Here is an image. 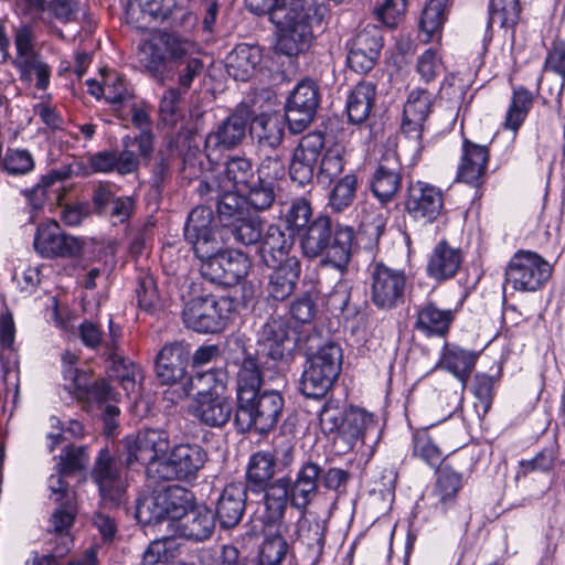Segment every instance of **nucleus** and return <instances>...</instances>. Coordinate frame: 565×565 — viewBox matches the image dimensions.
<instances>
[{"label": "nucleus", "instance_id": "37998d69", "mask_svg": "<svg viewBox=\"0 0 565 565\" xmlns=\"http://www.w3.org/2000/svg\"><path fill=\"white\" fill-rule=\"evenodd\" d=\"M532 103L533 96L527 89L523 87L515 88L505 115L504 128L516 132L526 118Z\"/></svg>", "mask_w": 565, "mask_h": 565}, {"label": "nucleus", "instance_id": "dca6fc26", "mask_svg": "<svg viewBox=\"0 0 565 565\" xmlns=\"http://www.w3.org/2000/svg\"><path fill=\"white\" fill-rule=\"evenodd\" d=\"M126 449V466L134 463L147 465V475L153 479L150 468L153 463L162 462L169 449V435L162 429H143L129 435L124 440Z\"/></svg>", "mask_w": 565, "mask_h": 565}, {"label": "nucleus", "instance_id": "a878e982", "mask_svg": "<svg viewBox=\"0 0 565 565\" xmlns=\"http://www.w3.org/2000/svg\"><path fill=\"white\" fill-rule=\"evenodd\" d=\"M247 499L246 486L243 483L227 484L216 505V516L224 529L236 526L244 514Z\"/></svg>", "mask_w": 565, "mask_h": 565}, {"label": "nucleus", "instance_id": "5701e85b", "mask_svg": "<svg viewBox=\"0 0 565 565\" xmlns=\"http://www.w3.org/2000/svg\"><path fill=\"white\" fill-rule=\"evenodd\" d=\"M233 413L231 401L213 391L199 392L194 416L210 427H223Z\"/></svg>", "mask_w": 565, "mask_h": 565}, {"label": "nucleus", "instance_id": "f257e3e1", "mask_svg": "<svg viewBox=\"0 0 565 565\" xmlns=\"http://www.w3.org/2000/svg\"><path fill=\"white\" fill-rule=\"evenodd\" d=\"M184 237L202 260L200 271L211 282L233 286L245 278L250 269L249 257L241 250L220 252L214 216L210 207L196 206L188 217Z\"/></svg>", "mask_w": 565, "mask_h": 565}, {"label": "nucleus", "instance_id": "4c0bfd02", "mask_svg": "<svg viewBox=\"0 0 565 565\" xmlns=\"http://www.w3.org/2000/svg\"><path fill=\"white\" fill-rule=\"evenodd\" d=\"M19 72L20 79L26 84H34V86L44 90L50 85L52 68L43 60L41 54L25 58L20 62H12Z\"/></svg>", "mask_w": 565, "mask_h": 565}, {"label": "nucleus", "instance_id": "aec40b11", "mask_svg": "<svg viewBox=\"0 0 565 565\" xmlns=\"http://www.w3.org/2000/svg\"><path fill=\"white\" fill-rule=\"evenodd\" d=\"M189 347L182 342L164 344L156 358V376L162 385H175L186 376Z\"/></svg>", "mask_w": 565, "mask_h": 565}, {"label": "nucleus", "instance_id": "0e129e2a", "mask_svg": "<svg viewBox=\"0 0 565 565\" xmlns=\"http://www.w3.org/2000/svg\"><path fill=\"white\" fill-rule=\"evenodd\" d=\"M88 461L86 447L70 446L66 447L63 455H61L60 466L62 475H72L82 470Z\"/></svg>", "mask_w": 565, "mask_h": 565}, {"label": "nucleus", "instance_id": "393cba45", "mask_svg": "<svg viewBox=\"0 0 565 565\" xmlns=\"http://www.w3.org/2000/svg\"><path fill=\"white\" fill-rule=\"evenodd\" d=\"M294 237L277 225H269L262 236L259 253L267 267H275L278 264L291 259Z\"/></svg>", "mask_w": 565, "mask_h": 565}, {"label": "nucleus", "instance_id": "c756f323", "mask_svg": "<svg viewBox=\"0 0 565 565\" xmlns=\"http://www.w3.org/2000/svg\"><path fill=\"white\" fill-rule=\"evenodd\" d=\"M214 515L206 508L191 509L173 527L179 536L193 541H203L214 530Z\"/></svg>", "mask_w": 565, "mask_h": 565}, {"label": "nucleus", "instance_id": "5fc2aeb1", "mask_svg": "<svg viewBox=\"0 0 565 565\" xmlns=\"http://www.w3.org/2000/svg\"><path fill=\"white\" fill-rule=\"evenodd\" d=\"M288 551V544L281 535L264 540L259 552V565H281Z\"/></svg>", "mask_w": 565, "mask_h": 565}, {"label": "nucleus", "instance_id": "338daca9", "mask_svg": "<svg viewBox=\"0 0 565 565\" xmlns=\"http://www.w3.org/2000/svg\"><path fill=\"white\" fill-rule=\"evenodd\" d=\"M323 146L324 137L321 132H309L300 139L294 152L307 161L317 163Z\"/></svg>", "mask_w": 565, "mask_h": 565}, {"label": "nucleus", "instance_id": "13d9d810", "mask_svg": "<svg viewBox=\"0 0 565 565\" xmlns=\"http://www.w3.org/2000/svg\"><path fill=\"white\" fill-rule=\"evenodd\" d=\"M287 104L310 110H317L319 94L312 81L300 82L292 90Z\"/></svg>", "mask_w": 565, "mask_h": 565}, {"label": "nucleus", "instance_id": "c9c22d12", "mask_svg": "<svg viewBox=\"0 0 565 565\" xmlns=\"http://www.w3.org/2000/svg\"><path fill=\"white\" fill-rule=\"evenodd\" d=\"M327 524L317 518H301L298 522L297 540L309 552V557L316 561L323 551Z\"/></svg>", "mask_w": 565, "mask_h": 565}, {"label": "nucleus", "instance_id": "4be33fe9", "mask_svg": "<svg viewBox=\"0 0 565 565\" xmlns=\"http://www.w3.org/2000/svg\"><path fill=\"white\" fill-rule=\"evenodd\" d=\"M457 309L441 308L435 301L424 302L417 310L415 329L426 337H445L456 319Z\"/></svg>", "mask_w": 565, "mask_h": 565}, {"label": "nucleus", "instance_id": "f8f14e48", "mask_svg": "<svg viewBox=\"0 0 565 565\" xmlns=\"http://www.w3.org/2000/svg\"><path fill=\"white\" fill-rule=\"evenodd\" d=\"M252 115L247 105H239L207 134L204 151L211 163L218 162L223 151L233 149L243 142Z\"/></svg>", "mask_w": 565, "mask_h": 565}, {"label": "nucleus", "instance_id": "20e7f679", "mask_svg": "<svg viewBox=\"0 0 565 565\" xmlns=\"http://www.w3.org/2000/svg\"><path fill=\"white\" fill-rule=\"evenodd\" d=\"M257 15L268 14L278 29L277 49L288 56L302 52L312 39V0H245Z\"/></svg>", "mask_w": 565, "mask_h": 565}, {"label": "nucleus", "instance_id": "cd10ccee", "mask_svg": "<svg viewBox=\"0 0 565 565\" xmlns=\"http://www.w3.org/2000/svg\"><path fill=\"white\" fill-rule=\"evenodd\" d=\"M259 342L273 360H279L292 350L294 340L284 318H269L262 327Z\"/></svg>", "mask_w": 565, "mask_h": 565}, {"label": "nucleus", "instance_id": "09e8293b", "mask_svg": "<svg viewBox=\"0 0 565 565\" xmlns=\"http://www.w3.org/2000/svg\"><path fill=\"white\" fill-rule=\"evenodd\" d=\"M347 411L337 401L324 403L319 413V424L323 434L343 433Z\"/></svg>", "mask_w": 565, "mask_h": 565}, {"label": "nucleus", "instance_id": "72a5a7b5", "mask_svg": "<svg viewBox=\"0 0 565 565\" xmlns=\"http://www.w3.org/2000/svg\"><path fill=\"white\" fill-rule=\"evenodd\" d=\"M478 354L463 350L458 345L446 343L443 350L440 363L451 372L460 382L466 384L472 372Z\"/></svg>", "mask_w": 565, "mask_h": 565}, {"label": "nucleus", "instance_id": "f704fd0d", "mask_svg": "<svg viewBox=\"0 0 565 565\" xmlns=\"http://www.w3.org/2000/svg\"><path fill=\"white\" fill-rule=\"evenodd\" d=\"M375 94V86L367 82L359 83L351 90L347 99V113L352 124H362L369 118Z\"/></svg>", "mask_w": 565, "mask_h": 565}, {"label": "nucleus", "instance_id": "4468645a", "mask_svg": "<svg viewBox=\"0 0 565 565\" xmlns=\"http://www.w3.org/2000/svg\"><path fill=\"white\" fill-rule=\"evenodd\" d=\"M408 277L403 269L375 263L371 269L370 297L381 310H391L404 302Z\"/></svg>", "mask_w": 565, "mask_h": 565}, {"label": "nucleus", "instance_id": "7ed1b4c3", "mask_svg": "<svg viewBox=\"0 0 565 565\" xmlns=\"http://www.w3.org/2000/svg\"><path fill=\"white\" fill-rule=\"evenodd\" d=\"M200 53L198 42L175 32L161 31L138 46L137 56L140 65L161 84L166 78L167 63L175 64L177 88L186 93L203 71L204 63Z\"/></svg>", "mask_w": 565, "mask_h": 565}, {"label": "nucleus", "instance_id": "bb28decb", "mask_svg": "<svg viewBox=\"0 0 565 565\" xmlns=\"http://www.w3.org/2000/svg\"><path fill=\"white\" fill-rule=\"evenodd\" d=\"M463 260L462 252L440 241L433 249L426 270L430 278L444 281L452 278L459 270Z\"/></svg>", "mask_w": 565, "mask_h": 565}, {"label": "nucleus", "instance_id": "680f3d73", "mask_svg": "<svg viewBox=\"0 0 565 565\" xmlns=\"http://www.w3.org/2000/svg\"><path fill=\"white\" fill-rule=\"evenodd\" d=\"M256 174L264 183H269L275 191V181L285 175V162L282 158L278 153L265 157L256 170Z\"/></svg>", "mask_w": 565, "mask_h": 565}, {"label": "nucleus", "instance_id": "4d7b16f0", "mask_svg": "<svg viewBox=\"0 0 565 565\" xmlns=\"http://www.w3.org/2000/svg\"><path fill=\"white\" fill-rule=\"evenodd\" d=\"M2 167L9 174L24 175L34 169V160L28 150L8 149Z\"/></svg>", "mask_w": 565, "mask_h": 565}, {"label": "nucleus", "instance_id": "a18cd8bd", "mask_svg": "<svg viewBox=\"0 0 565 565\" xmlns=\"http://www.w3.org/2000/svg\"><path fill=\"white\" fill-rule=\"evenodd\" d=\"M489 23L511 29L518 24L521 14L519 0H490Z\"/></svg>", "mask_w": 565, "mask_h": 565}, {"label": "nucleus", "instance_id": "ddd939ff", "mask_svg": "<svg viewBox=\"0 0 565 565\" xmlns=\"http://www.w3.org/2000/svg\"><path fill=\"white\" fill-rule=\"evenodd\" d=\"M552 276V266L539 254L519 250L505 268V284L519 291H536Z\"/></svg>", "mask_w": 565, "mask_h": 565}, {"label": "nucleus", "instance_id": "f03ea898", "mask_svg": "<svg viewBox=\"0 0 565 565\" xmlns=\"http://www.w3.org/2000/svg\"><path fill=\"white\" fill-rule=\"evenodd\" d=\"M263 380L257 360L245 352L237 373L234 423L242 433L259 434L276 427L284 409L282 396L274 390L260 391Z\"/></svg>", "mask_w": 565, "mask_h": 565}, {"label": "nucleus", "instance_id": "c85d7f7f", "mask_svg": "<svg viewBox=\"0 0 565 565\" xmlns=\"http://www.w3.org/2000/svg\"><path fill=\"white\" fill-rule=\"evenodd\" d=\"M489 151L486 146L465 140L458 178L471 185H478L486 173Z\"/></svg>", "mask_w": 565, "mask_h": 565}, {"label": "nucleus", "instance_id": "e433bc0d", "mask_svg": "<svg viewBox=\"0 0 565 565\" xmlns=\"http://www.w3.org/2000/svg\"><path fill=\"white\" fill-rule=\"evenodd\" d=\"M192 493L178 486L168 487L159 491V502H161L164 521L173 524L178 523L190 510Z\"/></svg>", "mask_w": 565, "mask_h": 565}, {"label": "nucleus", "instance_id": "603ef678", "mask_svg": "<svg viewBox=\"0 0 565 565\" xmlns=\"http://www.w3.org/2000/svg\"><path fill=\"white\" fill-rule=\"evenodd\" d=\"M343 168L342 149L340 147L329 148L321 159L317 179L322 184H329L343 171Z\"/></svg>", "mask_w": 565, "mask_h": 565}, {"label": "nucleus", "instance_id": "864d4df0", "mask_svg": "<svg viewBox=\"0 0 565 565\" xmlns=\"http://www.w3.org/2000/svg\"><path fill=\"white\" fill-rule=\"evenodd\" d=\"M164 511L159 502V492L137 500L136 519L140 524L149 525L163 522Z\"/></svg>", "mask_w": 565, "mask_h": 565}, {"label": "nucleus", "instance_id": "49530a36", "mask_svg": "<svg viewBox=\"0 0 565 565\" xmlns=\"http://www.w3.org/2000/svg\"><path fill=\"white\" fill-rule=\"evenodd\" d=\"M446 21V7L443 0H429L423 9L420 29L425 33L424 42H429Z\"/></svg>", "mask_w": 565, "mask_h": 565}, {"label": "nucleus", "instance_id": "6e6552de", "mask_svg": "<svg viewBox=\"0 0 565 565\" xmlns=\"http://www.w3.org/2000/svg\"><path fill=\"white\" fill-rule=\"evenodd\" d=\"M222 180L226 190L244 194L255 211H266L275 202L276 191L257 178L252 161L246 157H230L224 163Z\"/></svg>", "mask_w": 565, "mask_h": 565}, {"label": "nucleus", "instance_id": "b1692460", "mask_svg": "<svg viewBox=\"0 0 565 565\" xmlns=\"http://www.w3.org/2000/svg\"><path fill=\"white\" fill-rule=\"evenodd\" d=\"M266 284L267 297L275 301H284L296 289L301 273V263L297 256H292L286 263L271 267Z\"/></svg>", "mask_w": 565, "mask_h": 565}, {"label": "nucleus", "instance_id": "69168bd1", "mask_svg": "<svg viewBox=\"0 0 565 565\" xmlns=\"http://www.w3.org/2000/svg\"><path fill=\"white\" fill-rule=\"evenodd\" d=\"M136 294L139 307L146 311H152L159 305V295L151 276L139 277Z\"/></svg>", "mask_w": 565, "mask_h": 565}, {"label": "nucleus", "instance_id": "9d476101", "mask_svg": "<svg viewBox=\"0 0 565 565\" xmlns=\"http://www.w3.org/2000/svg\"><path fill=\"white\" fill-rule=\"evenodd\" d=\"M209 460L206 450L199 444L181 443L173 446L162 462L153 463L150 472L156 481L178 480L192 483Z\"/></svg>", "mask_w": 565, "mask_h": 565}, {"label": "nucleus", "instance_id": "f3484780", "mask_svg": "<svg viewBox=\"0 0 565 565\" xmlns=\"http://www.w3.org/2000/svg\"><path fill=\"white\" fill-rule=\"evenodd\" d=\"M86 243L84 238L63 233L57 222L47 221L38 226L33 246L42 257L74 258L83 254Z\"/></svg>", "mask_w": 565, "mask_h": 565}, {"label": "nucleus", "instance_id": "79ce46f5", "mask_svg": "<svg viewBox=\"0 0 565 565\" xmlns=\"http://www.w3.org/2000/svg\"><path fill=\"white\" fill-rule=\"evenodd\" d=\"M245 203H247V200L244 194L237 193L234 190L225 189L220 195V200L217 202V214L221 224L224 227H227L236 220L245 216Z\"/></svg>", "mask_w": 565, "mask_h": 565}, {"label": "nucleus", "instance_id": "a211bd4d", "mask_svg": "<svg viewBox=\"0 0 565 565\" xmlns=\"http://www.w3.org/2000/svg\"><path fill=\"white\" fill-rule=\"evenodd\" d=\"M404 204L412 220L431 224L444 211V193L433 184L416 181L408 185Z\"/></svg>", "mask_w": 565, "mask_h": 565}, {"label": "nucleus", "instance_id": "423d86ee", "mask_svg": "<svg viewBox=\"0 0 565 565\" xmlns=\"http://www.w3.org/2000/svg\"><path fill=\"white\" fill-rule=\"evenodd\" d=\"M354 233L349 226L332 228L327 215H319L300 234V246L308 258L323 256L322 264L343 271L351 258Z\"/></svg>", "mask_w": 565, "mask_h": 565}, {"label": "nucleus", "instance_id": "774afa93", "mask_svg": "<svg viewBox=\"0 0 565 565\" xmlns=\"http://www.w3.org/2000/svg\"><path fill=\"white\" fill-rule=\"evenodd\" d=\"M104 98L111 104L122 103L129 97L124 79L115 72L104 75Z\"/></svg>", "mask_w": 565, "mask_h": 565}, {"label": "nucleus", "instance_id": "a19ab883", "mask_svg": "<svg viewBox=\"0 0 565 565\" xmlns=\"http://www.w3.org/2000/svg\"><path fill=\"white\" fill-rule=\"evenodd\" d=\"M375 424L376 422L373 414L363 408L351 407L347 411L342 435L350 441L360 439L364 443L367 433L375 428Z\"/></svg>", "mask_w": 565, "mask_h": 565}, {"label": "nucleus", "instance_id": "de8ad7c7", "mask_svg": "<svg viewBox=\"0 0 565 565\" xmlns=\"http://www.w3.org/2000/svg\"><path fill=\"white\" fill-rule=\"evenodd\" d=\"M358 188V179L354 174H347L341 178L334 185L330 198L329 205L335 212H342L352 204L355 199Z\"/></svg>", "mask_w": 565, "mask_h": 565}, {"label": "nucleus", "instance_id": "7c9ffc66", "mask_svg": "<svg viewBox=\"0 0 565 565\" xmlns=\"http://www.w3.org/2000/svg\"><path fill=\"white\" fill-rule=\"evenodd\" d=\"M262 61L260 50L248 44L237 45L226 57V71L235 81L249 79Z\"/></svg>", "mask_w": 565, "mask_h": 565}, {"label": "nucleus", "instance_id": "412c9836", "mask_svg": "<svg viewBox=\"0 0 565 565\" xmlns=\"http://www.w3.org/2000/svg\"><path fill=\"white\" fill-rule=\"evenodd\" d=\"M402 184L401 163L394 152L385 154L376 167L371 190L380 202L386 203L394 199Z\"/></svg>", "mask_w": 565, "mask_h": 565}, {"label": "nucleus", "instance_id": "39448f33", "mask_svg": "<svg viewBox=\"0 0 565 565\" xmlns=\"http://www.w3.org/2000/svg\"><path fill=\"white\" fill-rule=\"evenodd\" d=\"M321 467L307 461L298 469L295 479L282 477L269 482L264 491V507L268 522L280 521L287 510L288 503L300 513H305L319 491Z\"/></svg>", "mask_w": 565, "mask_h": 565}, {"label": "nucleus", "instance_id": "6e6d98bb", "mask_svg": "<svg viewBox=\"0 0 565 565\" xmlns=\"http://www.w3.org/2000/svg\"><path fill=\"white\" fill-rule=\"evenodd\" d=\"M445 66L440 54L433 47L427 49L417 58L416 72L420 79L427 84L433 82L439 74H441Z\"/></svg>", "mask_w": 565, "mask_h": 565}, {"label": "nucleus", "instance_id": "ea45409f", "mask_svg": "<svg viewBox=\"0 0 565 565\" xmlns=\"http://www.w3.org/2000/svg\"><path fill=\"white\" fill-rule=\"evenodd\" d=\"M461 487V475L450 467L444 466L437 471L433 495L445 508L454 502Z\"/></svg>", "mask_w": 565, "mask_h": 565}, {"label": "nucleus", "instance_id": "58836bf2", "mask_svg": "<svg viewBox=\"0 0 565 565\" xmlns=\"http://www.w3.org/2000/svg\"><path fill=\"white\" fill-rule=\"evenodd\" d=\"M254 130L262 146L277 148L284 138L285 119L278 114H262L254 120Z\"/></svg>", "mask_w": 565, "mask_h": 565}, {"label": "nucleus", "instance_id": "6ab92c4d", "mask_svg": "<svg viewBox=\"0 0 565 565\" xmlns=\"http://www.w3.org/2000/svg\"><path fill=\"white\" fill-rule=\"evenodd\" d=\"M383 46L381 31L369 25L360 31L351 41L348 54V64L356 73H367L371 71Z\"/></svg>", "mask_w": 565, "mask_h": 565}, {"label": "nucleus", "instance_id": "0eeeda50", "mask_svg": "<svg viewBox=\"0 0 565 565\" xmlns=\"http://www.w3.org/2000/svg\"><path fill=\"white\" fill-rule=\"evenodd\" d=\"M120 1L126 21L138 29H146L151 22H167L183 31H191L196 25V17L189 8L190 0Z\"/></svg>", "mask_w": 565, "mask_h": 565}, {"label": "nucleus", "instance_id": "3c124183", "mask_svg": "<svg viewBox=\"0 0 565 565\" xmlns=\"http://www.w3.org/2000/svg\"><path fill=\"white\" fill-rule=\"evenodd\" d=\"M433 95L424 88L413 89L404 106V115L413 120L425 121L431 108Z\"/></svg>", "mask_w": 565, "mask_h": 565}, {"label": "nucleus", "instance_id": "bf43d9fd", "mask_svg": "<svg viewBox=\"0 0 565 565\" xmlns=\"http://www.w3.org/2000/svg\"><path fill=\"white\" fill-rule=\"evenodd\" d=\"M14 45L17 50L12 62H20L40 54L35 51V34L31 25L23 24L14 31Z\"/></svg>", "mask_w": 565, "mask_h": 565}, {"label": "nucleus", "instance_id": "e2e57ef3", "mask_svg": "<svg viewBox=\"0 0 565 565\" xmlns=\"http://www.w3.org/2000/svg\"><path fill=\"white\" fill-rule=\"evenodd\" d=\"M81 399L94 401L104 403L108 401H116V393L113 387L104 380L95 382L93 385L88 384V376L86 377V388L71 390Z\"/></svg>", "mask_w": 565, "mask_h": 565}, {"label": "nucleus", "instance_id": "1a4fd4ad", "mask_svg": "<svg viewBox=\"0 0 565 565\" xmlns=\"http://www.w3.org/2000/svg\"><path fill=\"white\" fill-rule=\"evenodd\" d=\"M342 350L339 344L329 342L321 347L307 361L300 391L311 398H320L332 386L341 371Z\"/></svg>", "mask_w": 565, "mask_h": 565}, {"label": "nucleus", "instance_id": "052dcab7", "mask_svg": "<svg viewBox=\"0 0 565 565\" xmlns=\"http://www.w3.org/2000/svg\"><path fill=\"white\" fill-rule=\"evenodd\" d=\"M77 361L78 356L71 351H65L62 355L63 376L65 381L70 382L66 384L68 391L86 388L87 373L75 367Z\"/></svg>", "mask_w": 565, "mask_h": 565}, {"label": "nucleus", "instance_id": "8fccbe9b", "mask_svg": "<svg viewBox=\"0 0 565 565\" xmlns=\"http://www.w3.org/2000/svg\"><path fill=\"white\" fill-rule=\"evenodd\" d=\"M413 455L430 467L441 461L443 452L426 430L417 431L413 437Z\"/></svg>", "mask_w": 565, "mask_h": 565}, {"label": "nucleus", "instance_id": "9b49d317", "mask_svg": "<svg viewBox=\"0 0 565 565\" xmlns=\"http://www.w3.org/2000/svg\"><path fill=\"white\" fill-rule=\"evenodd\" d=\"M90 478L97 486L103 508L114 509L126 502L127 479L121 462L113 457L108 449L103 448L98 452Z\"/></svg>", "mask_w": 565, "mask_h": 565}, {"label": "nucleus", "instance_id": "473e14b6", "mask_svg": "<svg viewBox=\"0 0 565 565\" xmlns=\"http://www.w3.org/2000/svg\"><path fill=\"white\" fill-rule=\"evenodd\" d=\"M276 473V458L268 451H257L250 456L247 469V486L258 492L271 481Z\"/></svg>", "mask_w": 565, "mask_h": 565}, {"label": "nucleus", "instance_id": "2f4dec72", "mask_svg": "<svg viewBox=\"0 0 565 565\" xmlns=\"http://www.w3.org/2000/svg\"><path fill=\"white\" fill-rule=\"evenodd\" d=\"M60 508L51 516V526L55 535L54 552L64 556L73 546V539L70 534L75 519L76 500L72 502H58Z\"/></svg>", "mask_w": 565, "mask_h": 565}, {"label": "nucleus", "instance_id": "c03bdc74", "mask_svg": "<svg viewBox=\"0 0 565 565\" xmlns=\"http://www.w3.org/2000/svg\"><path fill=\"white\" fill-rule=\"evenodd\" d=\"M226 228H228L236 243L245 246L260 242L263 236V221L256 216L245 215L230 224Z\"/></svg>", "mask_w": 565, "mask_h": 565}, {"label": "nucleus", "instance_id": "2eb2a0df", "mask_svg": "<svg viewBox=\"0 0 565 565\" xmlns=\"http://www.w3.org/2000/svg\"><path fill=\"white\" fill-rule=\"evenodd\" d=\"M182 317L186 328L199 333H215L230 318V301L214 296L194 298L185 305Z\"/></svg>", "mask_w": 565, "mask_h": 565}]
</instances>
